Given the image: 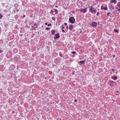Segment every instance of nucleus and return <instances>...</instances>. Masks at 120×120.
I'll return each instance as SVG.
<instances>
[{"label":"nucleus","mask_w":120,"mask_h":120,"mask_svg":"<svg viewBox=\"0 0 120 120\" xmlns=\"http://www.w3.org/2000/svg\"><path fill=\"white\" fill-rule=\"evenodd\" d=\"M89 11L92 13H94V14H95L96 12V11L95 10V8L93 7L92 6L90 7L89 6Z\"/></svg>","instance_id":"obj_1"},{"label":"nucleus","mask_w":120,"mask_h":120,"mask_svg":"<svg viewBox=\"0 0 120 120\" xmlns=\"http://www.w3.org/2000/svg\"><path fill=\"white\" fill-rule=\"evenodd\" d=\"M75 19L74 17H70L69 19V22L73 24L75 22Z\"/></svg>","instance_id":"obj_2"},{"label":"nucleus","mask_w":120,"mask_h":120,"mask_svg":"<svg viewBox=\"0 0 120 120\" xmlns=\"http://www.w3.org/2000/svg\"><path fill=\"white\" fill-rule=\"evenodd\" d=\"M90 25L92 26H95L97 25V23L96 22H93L91 23Z\"/></svg>","instance_id":"obj_3"},{"label":"nucleus","mask_w":120,"mask_h":120,"mask_svg":"<svg viewBox=\"0 0 120 120\" xmlns=\"http://www.w3.org/2000/svg\"><path fill=\"white\" fill-rule=\"evenodd\" d=\"M55 36V37H54V38L55 39H56L57 38H59L60 37V36L59 35V34L58 33L56 34Z\"/></svg>","instance_id":"obj_4"},{"label":"nucleus","mask_w":120,"mask_h":120,"mask_svg":"<svg viewBox=\"0 0 120 120\" xmlns=\"http://www.w3.org/2000/svg\"><path fill=\"white\" fill-rule=\"evenodd\" d=\"M81 11L82 12L84 13H85L87 11V9L86 8H85L84 9L81 10Z\"/></svg>","instance_id":"obj_5"},{"label":"nucleus","mask_w":120,"mask_h":120,"mask_svg":"<svg viewBox=\"0 0 120 120\" xmlns=\"http://www.w3.org/2000/svg\"><path fill=\"white\" fill-rule=\"evenodd\" d=\"M80 63L79 64L80 65H81L82 64H83L85 62V61L82 60L80 61Z\"/></svg>","instance_id":"obj_6"},{"label":"nucleus","mask_w":120,"mask_h":120,"mask_svg":"<svg viewBox=\"0 0 120 120\" xmlns=\"http://www.w3.org/2000/svg\"><path fill=\"white\" fill-rule=\"evenodd\" d=\"M73 28V26L72 25H70L69 26V29L70 30H72Z\"/></svg>","instance_id":"obj_7"},{"label":"nucleus","mask_w":120,"mask_h":120,"mask_svg":"<svg viewBox=\"0 0 120 120\" xmlns=\"http://www.w3.org/2000/svg\"><path fill=\"white\" fill-rule=\"evenodd\" d=\"M112 79H113L115 80H116L117 79V78L116 76H112Z\"/></svg>","instance_id":"obj_8"},{"label":"nucleus","mask_w":120,"mask_h":120,"mask_svg":"<svg viewBox=\"0 0 120 120\" xmlns=\"http://www.w3.org/2000/svg\"><path fill=\"white\" fill-rule=\"evenodd\" d=\"M55 31L54 30H52L51 31L52 34V35H54L55 34Z\"/></svg>","instance_id":"obj_9"},{"label":"nucleus","mask_w":120,"mask_h":120,"mask_svg":"<svg viewBox=\"0 0 120 120\" xmlns=\"http://www.w3.org/2000/svg\"><path fill=\"white\" fill-rule=\"evenodd\" d=\"M114 31L115 33H118V30H117L115 29L114 30Z\"/></svg>","instance_id":"obj_10"},{"label":"nucleus","mask_w":120,"mask_h":120,"mask_svg":"<svg viewBox=\"0 0 120 120\" xmlns=\"http://www.w3.org/2000/svg\"><path fill=\"white\" fill-rule=\"evenodd\" d=\"M53 9L54 10L55 12L56 13V14H57L58 11H57V10H56V9Z\"/></svg>","instance_id":"obj_11"},{"label":"nucleus","mask_w":120,"mask_h":120,"mask_svg":"<svg viewBox=\"0 0 120 120\" xmlns=\"http://www.w3.org/2000/svg\"><path fill=\"white\" fill-rule=\"evenodd\" d=\"M117 5L118 7L120 8V2H119L117 3Z\"/></svg>","instance_id":"obj_12"},{"label":"nucleus","mask_w":120,"mask_h":120,"mask_svg":"<svg viewBox=\"0 0 120 120\" xmlns=\"http://www.w3.org/2000/svg\"><path fill=\"white\" fill-rule=\"evenodd\" d=\"M112 1L115 4H116L117 3V1L116 0H113Z\"/></svg>","instance_id":"obj_13"},{"label":"nucleus","mask_w":120,"mask_h":120,"mask_svg":"<svg viewBox=\"0 0 120 120\" xmlns=\"http://www.w3.org/2000/svg\"><path fill=\"white\" fill-rule=\"evenodd\" d=\"M45 29L46 30H49L50 29V28L47 27H46Z\"/></svg>","instance_id":"obj_14"},{"label":"nucleus","mask_w":120,"mask_h":120,"mask_svg":"<svg viewBox=\"0 0 120 120\" xmlns=\"http://www.w3.org/2000/svg\"><path fill=\"white\" fill-rule=\"evenodd\" d=\"M114 82L113 81H110L109 82L111 83H113Z\"/></svg>","instance_id":"obj_15"},{"label":"nucleus","mask_w":120,"mask_h":120,"mask_svg":"<svg viewBox=\"0 0 120 120\" xmlns=\"http://www.w3.org/2000/svg\"><path fill=\"white\" fill-rule=\"evenodd\" d=\"M3 17V16L1 15V14H0V19H1Z\"/></svg>","instance_id":"obj_16"},{"label":"nucleus","mask_w":120,"mask_h":120,"mask_svg":"<svg viewBox=\"0 0 120 120\" xmlns=\"http://www.w3.org/2000/svg\"><path fill=\"white\" fill-rule=\"evenodd\" d=\"M52 20H55V18L54 17H52Z\"/></svg>","instance_id":"obj_17"},{"label":"nucleus","mask_w":120,"mask_h":120,"mask_svg":"<svg viewBox=\"0 0 120 120\" xmlns=\"http://www.w3.org/2000/svg\"><path fill=\"white\" fill-rule=\"evenodd\" d=\"M38 27V26H37L35 27H34L33 28V29L34 30H36V29Z\"/></svg>","instance_id":"obj_18"},{"label":"nucleus","mask_w":120,"mask_h":120,"mask_svg":"<svg viewBox=\"0 0 120 120\" xmlns=\"http://www.w3.org/2000/svg\"><path fill=\"white\" fill-rule=\"evenodd\" d=\"M76 53V52H75L73 51V52H71V53L73 54H75Z\"/></svg>","instance_id":"obj_19"},{"label":"nucleus","mask_w":120,"mask_h":120,"mask_svg":"<svg viewBox=\"0 0 120 120\" xmlns=\"http://www.w3.org/2000/svg\"><path fill=\"white\" fill-rule=\"evenodd\" d=\"M111 71L113 72H114L115 70L113 69H112L111 70Z\"/></svg>","instance_id":"obj_20"},{"label":"nucleus","mask_w":120,"mask_h":120,"mask_svg":"<svg viewBox=\"0 0 120 120\" xmlns=\"http://www.w3.org/2000/svg\"><path fill=\"white\" fill-rule=\"evenodd\" d=\"M107 7H105L103 8V9H104L105 10H107Z\"/></svg>","instance_id":"obj_21"},{"label":"nucleus","mask_w":120,"mask_h":120,"mask_svg":"<svg viewBox=\"0 0 120 120\" xmlns=\"http://www.w3.org/2000/svg\"><path fill=\"white\" fill-rule=\"evenodd\" d=\"M110 12H108L107 14V15L108 16H109V14H110Z\"/></svg>","instance_id":"obj_22"},{"label":"nucleus","mask_w":120,"mask_h":120,"mask_svg":"<svg viewBox=\"0 0 120 120\" xmlns=\"http://www.w3.org/2000/svg\"><path fill=\"white\" fill-rule=\"evenodd\" d=\"M109 85H110V86H111L112 87V86H113V84H109Z\"/></svg>","instance_id":"obj_23"},{"label":"nucleus","mask_w":120,"mask_h":120,"mask_svg":"<svg viewBox=\"0 0 120 120\" xmlns=\"http://www.w3.org/2000/svg\"><path fill=\"white\" fill-rule=\"evenodd\" d=\"M51 24H48V26H51Z\"/></svg>","instance_id":"obj_24"},{"label":"nucleus","mask_w":120,"mask_h":120,"mask_svg":"<svg viewBox=\"0 0 120 120\" xmlns=\"http://www.w3.org/2000/svg\"><path fill=\"white\" fill-rule=\"evenodd\" d=\"M34 26H37V24L36 23H35L34 24Z\"/></svg>","instance_id":"obj_25"},{"label":"nucleus","mask_w":120,"mask_h":120,"mask_svg":"<svg viewBox=\"0 0 120 120\" xmlns=\"http://www.w3.org/2000/svg\"><path fill=\"white\" fill-rule=\"evenodd\" d=\"M60 55L61 57H62L63 56L61 54H60Z\"/></svg>","instance_id":"obj_26"},{"label":"nucleus","mask_w":120,"mask_h":120,"mask_svg":"<svg viewBox=\"0 0 120 120\" xmlns=\"http://www.w3.org/2000/svg\"><path fill=\"white\" fill-rule=\"evenodd\" d=\"M62 29H63L64 28V26L63 25H62Z\"/></svg>","instance_id":"obj_27"},{"label":"nucleus","mask_w":120,"mask_h":120,"mask_svg":"<svg viewBox=\"0 0 120 120\" xmlns=\"http://www.w3.org/2000/svg\"><path fill=\"white\" fill-rule=\"evenodd\" d=\"M53 12V11L52 10H51L50 11V13H52Z\"/></svg>","instance_id":"obj_28"},{"label":"nucleus","mask_w":120,"mask_h":120,"mask_svg":"<svg viewBox=\"0 0 120 120\" xmlns=\"http://www.w3.org/2000/svg\"><path fill=\"white\" fill-rule=\"evenodd\" d=\"M99 14V12H97V15H98Z\"/></svg>","instance_id":"obj_29"},{"label":"nucleus","mask_w":120,"mask_h":120,"mask_svg":"<svg viewBox=\"0 0 120 120\" xmlns=\"http://www.w3.org/2000/svg\"><path fill=\"white\" fill-rule=\"evenodd\" d=\"M113 0H110V2H111V3L113 2V1H112Z\"/></svg>","instance_id":"obj_30"},{"label":"nucleus","mask_w":120,"mask_h":120,"mask_svg":"<svg viewBox=\"0 0 120 120\" xmlns=\"http://www.w3.org/2000/svg\"><path fill=\"white\" fill-rule=\"evenodd\" d=\"M2 51L1 50H0V53H1L2 52Z\"/></svg>","instance_id":"obj_31"},{"label":"nucleus","mask_w":120,"mask_h":120,"mask_svg":"<svg viewBox=\"0 0 120 120\" xmlns=\"http://www.w3.org/2000/svg\"><path fill=\"white\" fill-rule=\"evenodd\" d=\"M74 101L75 102H77V100H76V99H75L74 100Z\"/></svg>","instance_id":"obj_32"},{"label":"nucleus","mask_w":120,"mask_h":120,"mask_svg":"<svg viewBox=\"0 0 120 120\" xmlns=\"http://www.w3.org/2000/svg\"><path fill=\"white\" fill-rule=\"evenodd\" d=\"M25 15H23V18H24L25 17Z\"/></svg>","instance_id":"obj_33"},{"label":"nucleus","mask_w":120,"mask_h":120,"mask_svg":"<svg viewBox=\"0 0 120 120\" xmlns=\"http://www.w3.org/2000/svg\"><path fill=\"white\" fill-rule=\"evenodd\" d=\"M103 9V8L102 6V7H101V10H102V9Z\"/></svg>","instance_id":"obj_34"},{"label":"nucleus","mask_w":120,"mask_h":120,"mask_svg":"<svg viewBox=\"0 0 120 120\" xmlns=\"http://www.w3.org/2000/svg\"><path fill=\"white\" fill-rule=\"evenodd\" d=\"M66 29L67 30H68V27L67 26H66Z\"/></svg>","instance_id":"obj_35"},{"label":"nucleus","mask_w":120,"mask_h":120,"mask_svg":"<svg viewBox=\"0 0 120 120\" xmlns=\"http://www.w3.org/2000/svg\"><path fill=\"white\" fill-rule=\"evenodd\" d=\"M62 31L63 32H65L64 30H63V29H62Z\"/></svg>","instance_id":"obj_36"},{"label":"nucleus","mask_w":120,"mask_h":120,"mask_svg":"<svg viewBox=\"0 0 120 120\" xmlns=\"http://www.w3.org/2000/svg\"><path fill=\"white\" fill-rule=\"evenodd\" d=\"M64 24L65 25H67V23H64Z\"/></svg>","instance_id":"obj_37"},{"label":"nucleus","mask_w":120,"mask_h":120,"mask_svg":"<svg viewBox=\"0 0 120 120\" xmlns=\"http://www.w3.org/2000/svg\"><path fill=\"white\" fill-rule=\"evenodd\" d=\"M71 56H72V57H74V55H71Z\"/></svg>","instance_id":"obj_38"},{"label":"nucleus","mask_w":120,"mask_h":120,"mask_svg":"<svg viewBox=\"0 0 120 120\" xmlns=\"http://www.w3.org/2000/svg\"><path fill=\"white\" fill-rule=\"evenodd\" d=\"M118 11H119L120 12V9H118Z\"/></svg>","instance_id":"obj_39"},{"label":"nucleus","mask_w":120,"mask_h":120,"mask_svg":"<svg viewBox=\"0 0 120 120\" xmlns=\"http://www.w3.org/2000/svg\"><path fill=\"white\" fill-rule=\"evenodd\" d=\"M45 24L46 25L47 24V23H45Z\"/></svg>","instance_id":"obj_40"},{"label":"nucleus","mask_w":120,"mask_h":120,"mask_svg":"<svg viewBox=\"0 0 120 120\" xmlns=\"http://www.w3.org/2000/svg\"><path fill=\"white\" fill-rule=\"evenodd\" d=\"M82 31H81L80 32V33H82Z\"/></svg>","instance_id":"obj_41"},{"label":"nucleus","mask_w":120,"mask_h":120,"mask_svg":"<svg viewBox=\"0 0 120 120\" xmlns=\"http://www.w3.org/2000/svg\"><path fill=\"white\" fill-rule=\"evenodd\" d=\"M56 7H58V6L57 5H56Z\"/></svg>","instance_id":"obj_42"},{"label":"nucleus","mask_w":120,"mask_h":120,"mask_svg":"<svg viewBox=\"0 0 120 120\" xmlns=\"http://www.w3.org/2000/svg\"><path fill=\"white\" fill-rule=\"evenodd\" d=\"M117 92L118 93V94H119V91H117Z\"/></svg>","instance_id":"obj_43"},{"label":"nucleus","mask_w":120,"mask_h":120,"mask_svg":"<svg viewBox=\"0 0 120 120\" xmlns=\"http://www.w3.org/2000/svg\"><path fill=\"white\" fill-rule=\"evenodd\" d=\"M17 12H18V11H19V10H17Z\"/></svg>","instance_id":"obj_44"},{"label":"nucleus","mask_w":120,"mask_h":120,"mask_svg":"<svg viewBox=\"0 0 120 120\" xmlns=\"http://www.w3.org/2000/svg\"><path fill=\"white\" fill-rule=\"evenodd\" d=\"M115 55H114V56H113V57H115Z\"/></svg>","instance_id":"obj_45"},{"label":"nucleus","mask_w":120,"mask_h":120,"mask_svg":"<svg viewBox=\"0 0 120 120\" xmlns=\"http://www.w3.org/2000/svg\"><path fill=\"white\" fill-rule=\"evenodd\" d=\"M33 27H34V26H32V28H33Z\"/></svg>","instance_id":"obj_46"},{"label":"nucleus","mask_w":120,"mask_h":120,"mask_svg":"<svg viewBox=\"0 0 120 120\" xmlns=\"http://www.w3.org/2000/svg\"><path fill=\"white\" fill-rule=\"evenodd\" d=\"M118 94H116V95H118Z\"/></svg>","instance_id":"obj_47"}]
</instances>
